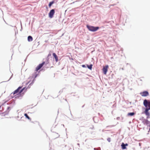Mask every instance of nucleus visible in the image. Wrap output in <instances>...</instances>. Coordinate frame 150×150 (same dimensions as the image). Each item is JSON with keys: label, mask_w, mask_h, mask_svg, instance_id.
Instances as JSON below:
<instances>
[{"label": "nucleus", "mask_w": 150, "mask_h": 150, "mask_svg": "<svg viewBox=\"0 0 150 150\" xmlns=\"http://www.w3.org/2000/svg\"><path fill=\"white\" fill-rule=\"evenodd\" d=\"M143 104L146 108L144 113L146 116L147 119L149 118H150V113L149 110H150V101L145 99L144 101Z\"/></svg>", "instance_id": "1"}, {"label": "nucleus", "mask_w": 150, "mask_h": 150, "mask_svg": "<svg viewBox=\"0 0 150 150\" xmlns=\"http://www.w3.org/2000/svg\"><path fill=\"white\" fill-rule=\"evenodd\" d=\"M86 27L89 30L93 32L96 31L99 28L98 27H95L94 26L88 25H86Z\"/></svg>", "instance_id": "2"}, {"label": "nucleus", "mask_w": 150, "mask_h": 150, "mask_svg": "<svg viewBox=\"0 0 150 150\" xmlns=\"http://www.w3.org/2000/svg\"><path fill=\"white\" fill-rule=\"evenodd\" d=\"M22 88L21 87H19L16 90H15L13 93V95H18L19 94L21 93L23 91L25 88H23L21 89Z\"/></svg>", "instance_id": "3"}, {"label": "nucleus", "mask_w": 150, "mask_h": 150, "mask_svg": "<svg viewBox=\"0 0 150 150\" xmlns=\"http://www.w3.org/2000/svg\"><path fill=\"white\" fill-rule=\"evenodd\" d=\"M45 62H43L42 63L40 64L36 68L35 70L36 71H38L45 64Z\"/></svg>", "instance_id": "4"}, {"label": "nucleus", "mask_w": 150, "mask_h": 150, "mask_svg": "<svg viewBox=\"0 0 150 150\" xmlns=\"http://www.w3.org/2000/svg\"><path fill=\"white\" fill-rule=\"evenodd\" d=\"M108 67H109V66L108 65H106L105 66H104L103 67V73L104 74H105V75L106 74L107 72L108 71Z\"/></svg>", "instance_id": "5"}, {"label": "nucleus", "mask_w": 150, "mask_h": 150, "mask_svg": "<svg viewBox=\"0 0 150 150\" xmlns=\"http://www.w3.org/2000/svg\"><path fill=\"white\" fill-rule=\"evenodd\" d=\"M55 13L54 10L52 9L51 10L49 13V16L51 18L53 17V15Z\"/></svg>", "instance_id": "6"}, {"label": "nucleus", "mask_w": 150, "mask_h": 150, "mask_svg": "<svg viewBox=\"0 0 150 150\" xmlns=\"http://www.w3.org/2000/svg\"><path fill=\"white\" fill-rule=\"evenodd\" d=\"M140 95L142 96L143 97L147 96L149 95V93L148 91H144L143 92L140 93Z\"/></svg>", "instance_id": "7"}, {"label": "nucleus", "mask_w": 150, "mask_h": 150, "mask_svg": "<svg viewBox=\"0 0 150 150\" xmlns=\"http://www.w3.org/2000/svg\"><path fill=\"white\" fill-rule=\"evenodd\" d=\"M143 122L144 124L147 125L150 123V122L147 119H144L143 121Z\"/></svg>", "instance_id": "8"}, {"label": "nucleus", "mask_w": 150, "mask_h": 150, "mask_svg": "<svg viewBox=\"0 0 150 150\" xmlns=\"http://www.w3.org/2000/svg\"><path fill=\"white\" fill-rule=\"evenodd\" d=\"M128 144H125L124 143H122L121 145V146H122V149H126V146H127Z\"/></svg>", "instance_id": "9"}, {"label": "nucleus", "mask_w": 150, "mask_h": 150, "mask_svg": "<svg viewBox=\"0 0 150 150\" xmlns=\"http://www.w3.org/2000/svg\"><path fill=\"white\" fill-rule=\"evenodd\" d=\"M52 55L53 56V57H54V58L55 59L56 62H57L58 61V57L57 56V55L56 54L54 53H53Z\"/></svg>", "instance_id": "10"}, {"label": "nucleus", "mask_w": 150, "mask_h": 150, "mask_svg": "<svg viewBox=\"0 0 150 150\" xmlns=\"http://www.w3.org/2000/svg\"><path fill=\"white\" fill-rule=\"evenodd\" d=\"M33 38L32 36H29L28 38V40L29 42H30L33 40Z\"/></svg>", "instance_id": "11"}, {"label": "nucleus", "mask_w": 150, "mask_h": 150, "mask_svg": "<svg viewBox=\"0 0 150 150\" xmlns=\"http://www.w3.org/2000/svg\"><path fill=\"white\" fill-rule=\"evenodd\" d=\"M135 114V113L134 112L128 113L127 114L128 116H132Z\"/></svg>", "instance_id": "12"}, {"label": "nucleus", "mask_w": 150, "mask_h": 150, "mask_svg": "<svg viewBox=\"0 0 150 150\" xmlns=\"http://www.w3.org/2000/svg\"><path fill=\"white\" fill-rule=\"evenodd\" d=\"M92 66L93 65L91 64H90L89 65H87V67H88V68L91 70L92 69Z\"/></svg>", "instance_id": "13"}, {"label": "nucleus", "mask_w": 150, "mask_h": 150, "mask_svg": "<svg viewBox=\"0 0 150 150\" xmlns=\"http://www.w3.org/2000/svg\"><path fill=\"white\" fill-rule=\"evenodd\" d=\"M54 3V1H52V2H50L49 4V7H50Z\"/></svg>", "instance_id": "14"}, {"label": "nucleus", "mask_w": 150, "mask_h": 150, "mask_svg": "<svg viewBox=\"0 0 150 150\" xmlns=\"http://www.w3.org/2000/svg\"><path fill=\"white\" fill-rule=\"evenodd\" d=\"M24 116L26 117V118L28 119V120L31 119L30 117L28 116L27 115V114L26 113H25L24 114Z\"/></svg>", "instance_id": "15"}, {"label": "nucleus", "mask_w": 150, "mask_h": 150, "mask_svg": "<svg viewBox=\"0 0 150 150\" xmlns=\"http://www.w3.org/2000/svg\"><path fill=\"white\" fill-rule=\"evenodd\" d=\"M10 110H11V108H10V107H8L7 108V112H9V111H10Z\"/></svg>", "instance_id": "16"}, {"label": "nucleus", "mask_w": 150, "mask_h": 150, "mask_svg": "<svg viewBox=\"0 0 150 150\" xmlns=\"http://www.w3.org/2000/svg\"><path fill=\"white\" fill-rule=\"evenodd\" d=\"M107 140L109 142H110L111 141V139L110 138H108L107 139Z\"/></svg>", "instance_id": "17"}, {"label": "nucleus", "mask_w": 150, "mask_h": 150, "mask_svg": "<svg viewBox=\"0 0 150 150\" xmlns=\"http://www.w3.org/2000/svg\"><path fill=\"white\" fill-rule=\"evenodd\" d=\"M82 66L83 67H86L85 65H82Z\"/></svg>", "instance_id": "18"}, {"label": "nucleus", "mask_w": 150, "mask_h": 150, "mask_svg": "<svg viewBox=\"0 0 150 150\" xmlns=\"http://www.w3.org/2000/svg\"><path fill=\"white\" fill-rule=\"evenodd\" d=\"M49 62H48V59L47 60V62H46V63L47 64H48V63Z\"/></svg>", "instance_id": "19"}, {"label": "nucleus", "mask_w": 150, "mask_h": 150, "mask_svg": "<svg viewBox=\"0 0 150 150\" xmlns=\"http://www.w3.org/2000/svg\"><path fill=\"white\" fill-rule=\"evenodd\" d=\"M51 54H49L48 55V56H51Z\"/></svg>", "instance_id": "20"}, {"label": "nucleus", "mask_w": 150, "mask_h": 150, "mask_svg": "<svg viewBox=\"0 0 150 150\" xmlns=\"http://www.w3.org/2000/svg\"><path fill=\"white\" fill-rule=\"evenodd\" d=\"M149 131H150V128L149 129V130L148 131V132H149Z\"/></svg>", "instance_id": "21"}, {"label": "nucleus", "mask_w": 150, "mask_h": 150, "mask_svg": "<svg viewBox=\"0 0 150 150\" xmlns=\"http://www.w3.org/2000/svg\"><path fill=\"white\" fill-rule=\"evenodd\" d=\"M1 105H0V108H1Z\"/></svg>", "instance_id": "22"}]
</instances>
